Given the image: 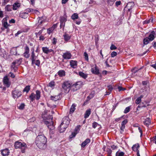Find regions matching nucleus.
<instances>
[{
    "mask_svg": "<svg viewBox=\"0 0 156 156\" xmlns=\"http://www.w3.org/2000/svg\"><path fill=\"white\" fill-rule=\"evenodd\" d=\"M47 139L44 135H39L36 139L35 143L37 147L40 149H44L46 147Z\"/></svg>",
    "mask_w": 156,
    "mask_h": 156,
    "instance_id": "nucleus-1",
    "label": "nucleus"
},
{
    "mask_svg": "<svg viewBox=\"0 0 156 156\" xmlns=\"http://www.w3.org/2000/svg\"><path fill=\"white\" fill-rule=\"evenodd\" d=\"M27 145L25 143H22L19 141L15 142L14 144V147L16 148L21 149V152L24 153L25 152V150L27 147Z\"/></svg>",
    "mask_w": 156,
    "mask_h": 156,
    "instance_id": "nucleus-2",
    "label": "nucleus"
},
{
    "mask_svg": "<svg viewBox=\"0 0 156 156\" xmlns=\"http://www.w3.org/2000/svg\"><path fill=\"white\" fill-rule=\"evenodd\" d=\"M40 97V92L38 90L36 91V94H35L32 93L30 96V98L32 101H33L35 98L37 100H39Z\"/></svg>",
    "mask_w": 156,
    "mask_h": 156,
    "instance_id": "nucleus-3",
    "label": "nucleus"
},
{
    "mask_svg": "<svg viewBox=\"0 0 156 156\" xmlns=\"http://www.w3.org/2000/svg\"><path fill=\"white\" fill-rule=\"evenodd\" d=\"M66 17L67 16L66 14H64L63 16L60 17V28H62L63 29H64L65 22L67 21Z\"/></svg>",
    "mask_w": 156,
    "mask_h": 156,
    "instance_id": "nucleus-4",
    "label": "nucleus"
},
{
    "mask_svg": "<svg viewBox=\"0 0 156 156\" xmlns=\"http://www.w3.org/2000/svg\"><path fill=\"white\" fill-rule=\"evenodd\" d=\"M71 84L69 81H66L64 82L62 85V88L67 92H69L70 90Z\"/></svg>",
    "mask_w": 156,
    "mask_h": 156,
    "instance_id": "nucleus-5",
    "label": "nucleus"
},
{
    "mask_svg": "<svg viewBox=\"0 0 156 156\" xmlns=\"http://www.w3.org/2000/svg\"><path fill=\"white\" fill-rule=\"evenodd\" d=\"M13 97L14 98L17 99L22 95V93L18 90H15L12 92Z\"/></svg>",
    "mask_w": 156,
    "mask_h": 156,
    "instance_id": "nucleus-6",
    "label": "nucleus"
},
{
    "mask_svg": "<svg viewBox=\"0 0 156 156\" xmlns=\"http://www.w3.org/2000/svg\"><path fill=\"white\" fill-rule=\"evenodd\" d=\"M44 123L50 131H52L54 129L55 127L53 125V122L52 121H51L50 122H49L48 121H45Z\"/></svg>",
    "mask_w": 156,
    "mask_h": 156,
    "instance_id": "nucleus-7",
    "label": "nucleus"
},
{
    "mask_svg": "<svg viewBox=\"0 0 156 156\" xmlns=\"http://www.w3.org/2000/svg\"><path fill=\"white\" fill-rule=\"evenodd\" d=\"M82 84V83L81 81H79L73 84L72 86V87L73 88L74 90L76 91L79 89L80 88Z\"/></svg>",
    "mask_w": 156,
    "mask_h": 156,
    "instance_id": "nucleus-8",
    "label": "nucleus"
},
{
    "mask_svg": "<svg viewBox=\"0 0 156 156\" xmlns=\"http://www.w3.org/2000/svg\"><path fill=\"white\" fill-rule=\"evenodd\" d=\"M3 81L5 85L8 87H9L11 84V82L7 76H5L3 79Z\"/></svg>",
    "mask_w": 156,
    "mask_h": 156,
    "instance_id": "nucleus-9",
    "label": "nucleus"
},
{
    "mask_svg": "<svg viewBox=\"0 0 156 156\" xmlns=\"http://www.w3.org/2000/svg\"><path fill=\"white\" fill-rule=\"evenodd\" d=\"M29 51V48L27 45H26L24 48V52L23 53V56L24 57L28 58L30 57Z\"/></svg>",
    "mask_w": 156,
    "mask_h": 156,
    "instance_id": "nucleus-10",
    "label": "nucleus"
},
{
    "mask_svg": "<svg viewBox=\"0 0 156 156\" xmlns=\"http://www.w3.org/2000/svg\"><path fill=\"white\" fill-rule=\"evenodd\" d=\"M38 54H37L36 55L35 54V53L34 52V49H33L32 51L31 55L32 63H34L35 60L37 58V56H38Z\"/></svg>",
    "mask_w": 156,
    "mask_h": 156,
    "instance_id": "nucleus-11",
    "label": "nucleus"
},
{
    "mask_svg": "<svg viewBox=\"0 0 156 156\" xmlns=\"http://www.w3.org/2000/svg\"><path fill=\"white\" fill-rule=\"evenodd\" d=\"M91 71L92 73L94 74L98 75L99 73V69L96 65L91 69Z\"/></svg>",
    "mask_w": 156,
    "mask_h": 156,
    "instance_id": "nucleus-12",
    "label": "nucleus"
},
{
    "mask_svg": "<svg viewBox=\"0 0 156 156\" xmlns=\"http://www.w3.org/2000/svg\"><path fill=\"white\" fill-rule=\"evenodd\" d=\"M42 50L43 52L45 54H48V53L52 52L53 54H55V52L51 49H49L47 47H43L42 48Z\"/></svg>",
    "mask_w": 156,
    "mask_h": 156,
    "instance_id": "nucleus-13",
    "label": "nucleus"
},
{
    "mask_svg": "<svg viewBox=\"0 0 156 156\" xmlns=\"http://www.w3.org/2000/svg\"><path fill=\"white\" fill-rule=\"evenodd\" d=\"M156 37V34L155 32L154 31H153L151 32L147 37L148 38L149 40L152 41Z\"/></svg>",
    "mask_w": 156,
    "mask_h": 156,
    "instance_id": "nucleus-14",
    "label": "nucleus"
},
{
    "mask_svg": "<svg viewBox=\"0 0 156 156\" xmlns=\"http://www.w3.org/2000/svg\"><path fill=\"white\" fill-rule=\"evenodd\" d=\"M68 117H65L62 119V122L61 124L65 126V127H68L69 124V121Z\"/></svg>",
    "mask_w": 156,
    "mask_h": 156,
    "instance_id": "nucleus-15",
    "label": "nucleus"
},
{
    "mask_svg": "<svg viewBox=\"0 0 156 156\" xmlns=\"http://www.w3.org/2000/svg\"><path fill=\"white\" fill-rule=\"evenodd\" d=\"M71 54L68 51L63 53L62 55L63 58L65 59H70L71 58Z\"/></svg>",
    "mask_w": 156,
    "mask_h": 156,
    "instance_id": "nucleus-16",
    "label": "nucleus"
},
{
    "mask_svg": "<svg viewBox=\"0 0 156 156\" xmlns=\"http://www.w3.org/2000/svg\"><path fill=\"white\" fill-rule=\"evenodd\" d=\"M77 62L76 61L71 60L70 61V65L73 68L75 69L77 67Z\"/></svg>",
    "mask_w": 156,
    "mask_h": 156,
    "instance_id": "nucleus-17",
    "label": "nucleus"
},
{
    "mask_svg": "<svg viewBox=\"0 0 156 156\" xmlns=\"http://www.w3.org/2000/svg\"><path fill=\"white\" fill-rule=\"evenodd\" d=\"M16 62H13L11 66L10 69L11 71L13 72H16L17 70V67L16 66Z\"/></svg>",
    "mask_w": 156,
    "mask_h": 156,
    "instance_id": "nucleus-18",
    "label": "nucleus"
},
{
    "mask_svg": "<svg viewBox=\"0 0 156 156\" xmlns=\"http://www.w3.org/2000/svg\"><path fill=\"white\" fill-rule=\"evenodd\" d=\"M20 6V3L18 2H16L12 5V9L14 10H17Z\"/></svg>",
    "mask_w": 156,
    "mask_h": 156,
    "instance_id": "nucleus-19",
    "label": "nucleus"
},
{
    "mask_svg": "<svg viewBox=\"0 0 156 156\" xmlns=\"http://www.w3.org/2000/svg\"><path fill=\"white\" fill-rule=\"evenodd\" d=\"M17 47H14L12 48L11 50V53L13 55H19V54H18L17 53Z\"/></svg>",
    "mask_w": 156,
    "mask_h": 156,
    "instance_id": "nucleus-20",
    "label": "nucleus"
},
{
    "mask_svg": "<svg viewBox=\"0 0 156 156\" xmlns=\"http://www.w3.org/2000/svg\"><path fill=\"white\" fill-rule=\"evenodd\" d=\"M67 127H65V125L61 123L58 127V129L60 133H63L65 131L66 128Z\"/></svg>",
    "mask_w": 156,
    "mask_h": 156,
    "instance_id": "nucleus-21",
    "label": "nucleus"
},
{
    "mask_svg": "<svg viewBox=\"0 0 156 156\" xmlns=\"http://www.w3.org/2000/svg\"><path fill=\"white\" fill-rule=\"evenodd\" d=\"M9 153V150L8 149H5L2 151L1 154L3 156H8Z\"/></svg>",
    "mask_w": 156,
    "mask_h": 156,
    "instance_id": "nucleus-22",
    "label": "nucleus"
},
{
    "mask_svg": "<svg viewBox=\"0 0 156 156\" xmlns=\"http://www.w3.org/2000/svg\"><path fill=\"white\" fill-rule=\"evenodd\" d=\"M90 140L89 139H86L84 141H83L81 144V147H84L86 145L90 143Z\"/></svg>",
    "mask_w": 156,
    "mask_h": 156,
    "instance_id": "nucleus-23",
    "label": "nucleus"
},
{
    "mask_svg": "<svg viewBox=\"0 0 156 156\" xmlns=\"http://www.w3.org/2000/svg\"><path fill=\"white\" fill-rule=\"evenodd\" d=\"M28 16V14L27 12H22L20 14V16L22 18L24 19H26L27 18V17Z\"/></svg>",
    "mask_w": 156,
    "mask_h": 156,
    "instance_id": "nucleus-24",
    "label": "nucleus"
},
{
    "mask_svg": "<svg viewBox=\"0 0 156 156\" xmlns=\"http://www.w3.org/2000/svg\"><path fill=\"white\" fill-rule=\"evenodd\" d=\"M51 100L54 101H57V100L59 99L60 98V94L58 95H56L55 96H51Z\"/></svg>",
    "mask_w": 156,
    "mask_h": 156,
    "instance_id": "nucleus-25",
    "label": "nucleus"
},
{
    "mask_svg": "<svg viewBox=\"0 0 156 156\" xmlns=\"http://www.w3.org/2000/svg\"><path fill=\"white\" fill-rule=\"evenodd\" d=\"M91 113V109H89L87 110L85 112V113L84 114V118H88Z\"/></svg>",
    "mask_w": 156,
    "mask_h": 156,
    "instance_id": "nucleus-26",
    "label": "nucleus"
},
{
    "mask_svg": "<svg viewBox=\"0 0 156 156\" xmlns=\"http://www.w3.org/2000/svg\"><path fill=\"white\" fill-rule=\"evenodd\" d=\"M139 144H136L133 146L132 148L134 151H138V149L139 148Z\"/></svg>",
    "mask_w": 156,
    "mask_h": 156,
    "instance_id": "nucleus-27",
    "label": "nucleus"
},
{
    "mask_svg": "<svg viewBox=\"0 0 156 156\" xmlns=\"http://www.w3.org/2000/svg\"><path fill=\"white\" fill-rule=\"evenodd\" d=\"M140 94H144L145 97H146L147 95V91L145 89H143L141 90L139 92Z\"/></svg>",
    "mask_w": 156,
    "mask_h": 156,
    "instance_id": "nucleus-28",
    "label": "nucleus"
},
{
    "mask_svg": "<svg viewBox=\"0 0 156 156\" xmlns=\"http://www.w3.org/2000/svg\"><path fill=\"white\" fill-rule=\"evenodd\" d=\"M58 73V75L60 77H62L65 75V72L63 70L59 71Z\"/></svg>",
    "mask_w": 156,
    "mask_h": 156,
    "instance_id": "nucleus-29",
    "label": "nucleus"
},
{
    "mask_svg": "<svg viewBox=\"0 0 156 156\" xmlns=\"http://www.w3.org/2000/svg\"><path fill=\"white\" fill-rule=\"evenodd\" d=\"M12 5H8L6 6L5 7V10L6 11L10 12L12 11Z\"/></svg>",
    "mask_w": 156,
    "mask_h": 156,
    "instance_id": "nucleus-30",
    "label": "nucleus"
},
{
    "mask_svg": "<svg viewBox=\"0 0 156 156\" xmlns=\"http://www.w3.org/2000/svg\"><path fill=\"white\" fill-rule=\"evenodd\" d=\"M79 75L83 78L85 79L87 76V75L83 73L80 72H79Z\"/></svg>",
    "mask_w": 156,
    "mask_h": 156,
    "instance_id": "nucleus-31",
    "label": "nucleus"
},
{
    "mask_svg": "<svg viewBox=\"0 0 156 156\" xmlns=\"http://www.w3.org/2000/svg\"><path fill=\"white\" fill-rule=\"evenodd\" d=\"M144 124L147 126H149L151 124V120L150 119L148 118H147L144 122Z\"/></svg>",
    "mask_w": 156,
    "mask_h": 156,
    "instance_id": "nucleus-32",
    "label": "nucleus"
},
{
    "mask_svg": "<svg viewBox=\"0 0 156 156\" xmlns=\"http://www.w3.org/2000/svg\"><path fill=\"white\" fill-rule=\"evenodd\" d=\"M63 36L64 37V40L66 41L69 40L70 38V36L67 34L65 33L63 35Z\"/></svg>",
    "mask_w": 156,
    "mask_h": 156,
    "instance_id": "nucleus-33",
    "label": "nucleus"
},
{
    "mask_svg": "<svg viewBox=\"0 0 156 156\" xmlns=\"http://www.w3.org/2000/svg\"><path fill=\"white\" fill-rule=\"evenodd\" d=\"M76 105H75L74 104H72L70 108V112L73 113L74 111L75 110L76 108L75 107H76Z\"/></svg>",
    "mask_w": 156,
    "mask_h": 156,
    "instance_id": "nucleus-34",
    "label": "nucleus"
},
{
    "mask_svg": "<svg viewBox=\"0 0 156 156\" xmlns=\"http://www.w3.org/2000/svg\"><path fill=\"white\" fill-rule=\"evenodd\" d=\"M79 16L77 13H74L71 16V18L73 20H75L78 18Z\"/></svg>",
    "mask_w": 156,
    "mask_h": 156,
    "instance_id": "nucleus-35",
    "label": "nucleus"
},
{
    "mask_svg": "<svg viewBox=\"0 0 156 156\" xmlns=\"http://www.w3.org/2000/svg\"><path fill=\"white\" fill-rule=\"evenodd\" d=\"M30 89V86H26L23 90V91L26 92L27 93H28Z\"/></svg>",
    "mask_w": 156,
    "mask_h": 156,
    "instance_id": "nucleus-36",
    "label": "nucleus"
},
{
    "mask_svg": "<svg viewBox=\"0 0 156 156\" xmlns=\"http://www.w3.org/2000/svg\"><path fill=\"white\" fill-rule=\"evenodd\" d=\"M116 0H108V3L110 6H112L114 4Z\"/></svg>",
    "mask_w": 156,
    "mask_h": 156,
    "instance_id": "nucleus-37",
    "label": "nucleus"
},
{
    "mask_svg": "<svg viewBox=\"0 0 156 156\" xmlns=\"http://www.w3.org/2000/svg\"><path fill=\"white\" fill-rule=\"evenodd\" d=\"M149 41H150L149 40L148 38L147 37H146L144 39L143 43L144 44H147L149 43Z\"/></svg>",
    "mask_w": 156,
    "mask_h": 156,
    "instance_id": "nucleus-38",
    "label": "nucleus"
},
{
    "mask_svg": "<svg viewBox=\"0 0 156 156\" xmlns=\"http://www.w3.org/2000/svg\"><path fill=\"white\" fill-rule=\"evenodd\" d=\"M124 153L123 152H119L117 151L116 153V156H123Z\"/></svg>",
    "mask_w": 156,
    "mask_h": 156,
    "instance_id": "nucleus-39",
    "label": "nucleus"
},
{
    "mask_svg": "<svg viewBox=\"0 0 156 156\" xmlns=\"http://www.w3.org/2000/svg\"><path fill=\"white\" fill-rule=\"evenodd\" d=\"M142 67H141L140 68V69H136V67H135V68H133L132 70V72L134 73H136V72H137L138 71H139V70H140L141 69H142Z\"/></svg>",
    "mask_w": 156,
    "mask_h": 156,
    "instance_id": "nucleus-40",
    "label": "nucleus"
},
{
    "mask_svg": "<svg viewBox=\"0 0 156 156\" xmlns=\"http://www.w3.org/2000/svg\"><path fill=\"white\" fill-rule=\"evenodd\" d=\"M77 133V132H72V133L71 135L70 136H69L70 138H72L75 137Z\"/></svg>",
    "mask_w": 156,
    "mask_h": 156,
    "instance_id": "nucleus-41",
    "label": "nucleus"
},
{
    "mask_svg": "<svg viewBox=\"0 0 156 156\" xmlns=\"http://www.w3.org/2000/svg\"><path fill=\"white\" fill-rule=\"evenodd\" d=\"M25 106V105H24V104L22 103V104H21L20 105V106L18 107L19 108L20 110L23 109V108H24Z\"/></svg>",
    "mask_w": 156,
    "mask_h": 156,
    "instance_id": "nucleus-42",
    "label": "nucleus"
},
{
    "mask_svg": "<svg viewBox=\"0 0 156 156\" xmlns=\"http://www.w3.org/2000/svg\"><path fill=\"white\" fill-rule=\"evenodd\" d=\"M54 30H53V28H50L48 29L47 30V33L48 34H50L51 33L53 32Z\"/></svg>",
    "mask_w": 156,
    "mask_h": 156,
    "instance_id": "nucleus-43",
    "label": "nucleus"
},
{
    "mask_svg": "<svg viewBox=\"0 0 156 156\" xmlns=\"http://www.w3.org/2000/svg\"><path fill=\"white\" fill-rule=\"evenodd\" d=\"M130 110V108L129 107H126L124 110V113L126 114L128 113L129 111Z\"/></svg>",
    "mask_w": 156,
    "mask_h": 156,
    "instance_id": "nucleus-44",
    "label": "nucleus"
},
{
    "mask_svg": "<svg viewBox=\"0 0 156 156\" xmlns=\"http://www.w3.org/2000/svg\"><path fill=\"white\" fill-rule=\"evenodd\" d=\"M26 12H27L28 13V12H32L33 13V11H34V9H32L30 8H28L26 9L25 10Z\"/></svg>",
    "mask_w": 156,
    "mask_h": 156,
    "instance_id": "nucleus-45",
    "label": "nucleus"
},
{
    "mask_svg": "<svg viewBox=\"0 0 156 156\" xmlns=\"http://www.w3.org/2000/svg\"><path fill=\"white\" fill-rule=\"evenodd\" d=\"M35 63L36 65L39 66L40 65V60H37L36 61L35 60L34 63Z\"/></svg>",
    "mask_w": 156,
    "mask_h": 156,
    "instance_id": "nucleus-46",
    "label": "nucleus"
},
{
    "mask_svg": "<svg viewBox=\"0 0 156 156\" xmlns=\"http://www.w3.org/2000/svg\"><path fill=\"white\" fill-rule=\"evenodd\" d=\"M84 55L85 57V58L86 60L88 61V55L86 52H85L84 53Z\"/></svg>",
    "mask_w": 156,
    "mask_h": 156,
    "instance_id": "nucleus-47",
    "label": "nucleus"
},
{
    "mask_svg": "<svg viewBox=\"0 0 156 156\" xmlns=\"http://www.w3.org/2000/svg\"><path fill=\"white\" fill-rule=\"evenodd\" d=\"M98 125V124L96 122H94L92 123V127L95 129L97 127Z\"/></svg>",
    "mask_w": 156,
    "mask_h": 156,
    "instance_id": "nucleus-48",
    "label": "nucleus"
},
{
    "mask_svg": "<svg viewBox=\"0 0 156 156\" xmlns=\"http://www.w3.org/2000/svg\"><path fill=\"white\" fill-rule=\"evenodd\" d=\"M151 22V19H150L148 20H145L143 22L144 24H147Z\"/></svg>",
    "mask_w": 156,
    "mask_h": 156,
    "instance_id": "nucleus-49",
    "label": "nucleus"
},
{
    "mask_svg": "<svg viewBox=\"0 0 156 156\" xmlns=\"http://www.w3.org/2000/svg\"><path fill=\"white\" fill-rule=\"evenodd\" d=\"M55 85V83L54 82L51 81L48 84V86L51 87H52Z\"/></svg>",
    "mask_w": 156,
    "mask_h": 156,
    "instance_id": "nucleus-50",
    "label": "nucleus"
},
{
    "mask_svg": "<svg viewBox=\"0 0 156 156\" xmlns=\"http://www.w3.org/2000/svg\"><path fill=\"white\" fill-rule=\"evenodd\" d=\"M117 55V53L116 52L113 51L111 54V56L112 57H114L116 56Z\"/></svg>",
    "mask_w": 156,
    "mask_h": 156,
    "instance_id": "nucleus-51",
    "label": "nucleus"
},
{
    "mask_svg": "<svg viewBox=\"0 0 156 156\" xmlns=\"http://www.w3.org/2000/svg\"><path fill=\"white\" fill-rule=\"evenodd\" d=\"M141 101V99L138 97L136 100V103L137 104H138Z\"/></svg>",
    "mask_w": 156,
    "mask_h": 156,
    "instance_id": "nucleus-52",
    "label": "nucleus"
},
{
    "mask_svg": "<svg viewBox=\"0 0 156 156\" xmlns=\"http://www.w3.org/2000/svg\"><path fill=\"white\" fill-rule=\"evenodd\" d=\"M80 126H78L76 127L75 129V132H77V133L80 130Z\"/></svg>",
    "mask_w": 156,
    "mask_h": 156,
    "instance_id": "nucleus-53",
    "label": "nucleus"
},
{
    "mask_svg": "<svg viewBox=\"0 0 156 156\" xmlns=\"http://www.w3.org/2000/svg\"><path fill=\"white\" fill-rule=\"evenodd\" d=\"M110 48L111 50H113L116 49L117 48L114 45L112 44Z\"/></svg>",
    "mask_w": 156,
    "mask_h": 156,
    "instance_id": "nucleus-54",
    "label": "nucleus"
},
{
    "mask_svg": "<svg viewBox=\"0 0 156 156\" xmlns=\"http://www.w3.org/2000/svg\"><path fill=\"white\" fill-rule=\"evenodd\" d=\"M9 76L12 78H14L15 77V75L12 72H10L9 73Z\"/></svg>",
    "mask_w": 156,
    "mask_h": 156,
    "instance_id": "nucleus-55",
    "label": "nucleus"
},
{
    "mask_svg": "<svg viewBox=\"0 0 156 156\" xmlns=\"http://www.w3.org/2000/svg\"><path fill=\"white\" fill-rule=\"evenodd\" d=\"M121 3L120 1H116L115 3V6L116 7H118L119 5H121Z\"/></svg>",
    "mask_w": 156,
    "mask_h": 156,
    "instance_id": "nucleus-56",
    "label": "nucleus"
},
{
    "mask_svg": "<svg viewBox=\"0 0 156 156\" xmlns=\"http://www.w3.org/2000/svg\"><path fill=\"white\" fill-rule=\"evenodd\" d=\"M127 119H125L121 123V125L125 126V125L127 123Z\"/></svg>",
    "mask_w": 156,
    "mask_h": 156,
    "instance_id": "nucleus-57",
    "label": "nucleus"
},
{
    "mask_svg": "<svg viewBox=\"0 0 156 156\" xmlns=\"http://www.w3.org/2000/svg\"><path fill=\"white\" fill-rule=\"evenodd\" d=\"M108 90L109 91L111 92L113 89L111 85H109L108 86Z\"/></svg>",
    "mask_w": 156,
    "mask_h": 156,
    "instance_id": "nucleus-58",
    "label": "nucleus"
},
{
    "mask_svg": "<svg viewBox=\"0 0 156 156\" xmlns=\"http://www.w3.org/2000/svg\"><path fill=\"white\" fill-rule=\"evenodd\" d=\"M122 125V126L120 128V129L121 130V133H122V132L123 131V130L124 129V128H125V126L122 125Z\"/></svg>",
    "mask_w": 156,
    "mask_h": 156,
    "instance_id": "nucleus-59",
    "label": "nucleus"
},
{
    "mask_svg": "<svg viewBox=\"0 0 156 156\" xmlns=\"http://www.w3.org/2000/svg\"><path fill=\"white\" fill-rule=\"evenodd\" d=\"M3 26L4 27L7 28L8 27V24L7 22H5L3 24Z\"/></svg>",
    "mask_w": 156,
    "mask_h": 156,
    "instance_id": "nucleus-60",
    "label": "nucleus"
},
{
    "mask_svg": "<svg viewBox=\"0 0 156 156\" xmlns=\"http://www.w3.org/2000/svg\"><path fill=\"white\" fill-rule=\"evenodd\" d=\"M14 62H16V64L19 65L21 62V60L20 59L16 60Z\"/></svg>",
    "mask_w": 156,
    "mask_h": 156,
    "instance_id": "nucleus-61",
    "label": "nucleus"
},
{
    "mask_svg": "<svg viewBox=\"0 0 156 156\" xmlns=\"http://www.w3.org/2000/svg\"><path fill=\"white\" fill-rule=\"evenodd\" d=\"M33 13H35L37 14H39L40 13L37 10L34 9V11L33 12Z\"/></svg>",
    "mask_w": 156,
    "mask_h": 156,
    "instance_id": "nucleus-62",
    "label": "nucleus"
},
{
    "mask_svg": "<svg viewBox=\"0 0 156 156\" xmlns=\"http://www.w3.org/2000/svg\"><path fill=\"white\" fill-rule=\"evenodd\" d=\"M111 147L113 150H115L117 148V147L113 145L111 146Z\"/></svg>",
    "mask_w": 156,
    "mask_h": 156,
    "instance_id": "nucleus-63",
    "label": "nucleus"
},
{
    "mask_svg": "<svg viewBox=\"0 0 156 156\" xmlns=\"http://www.w3.org/2000/svg\"><path fill=\"white\" fill-rule=\"evenodd\" d=\"M15 22V20L13 19H12L11 20H10L9 21V22L10 23H14Z\"/></svg>",
    "mask_w": 156,
    "mask_h": 156,
    "instance_id": "nucleus-64",
    "label": "nucleus"
}]
</instances>
